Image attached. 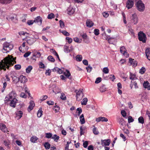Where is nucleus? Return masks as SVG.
I'll list each match as a JSON object with an SVG mask.
<instances>
[{
	"label": "nucleus",
	"mask_w": 150,
	"mask_h": 150,
	"mask_svg": "<svg viewBox=\"0 0 150 150\" xmlns=\"http://www.w3.org/2000/svg\"><path fill=\"white\" fill-rule=\"evenodd\" d=\"M42 21V18L40 16L37 17L34 21L35 23H38L39 25H41V24Z\"/></svg>",
	"instance_id": "nucleus-12"
},
{
	"label": "nucleus",
	"mask_w": 150,
	"mask_h": 150,
	"mask_svg": "<svg viewBox=\"0 0 150 150\" xmlns=\"http://www.w3.org/2000/svg\"><path fill=\"white\" fill-rule=\"evenodd\" d=\"M42 109L41 108H40L38 112L37 115L38 117H41L42 115L43 111Z\"/></svg>",
	"instance_id": "nucleus-26"
},
{
	"label": "nucleus",
	"mask_w": 150,
	"mask_h": 150,
	"mask_svg": "<svg viewBox=\"0 0 150 150\" xmlns=\"http://www.w3.org/2000/svg\"><path fill=\"white\" fill-rule=\"evenodd\" d=\"M15 74H15L14 73L13 75L11 76V77L12 78L13 81L14 83H16L19 81V78L17 77Z\"/></svg>",
	"instance_id": "nucleus-20"
},
{
	"label": "nucleus",
	"mask_w": 150,
	"mask_h": 150,
	"mask_svg": "<svg viewBox=\"0 0 150 150\" xmlns=\"http://www.w3.org/2000/svg\"><path fill=\"white\" fill-rule=\"evenodd\" d=\"M65 72H64V75L68 78L71 75L69 71L67 69H66Z\"/></svg>",
	"instance_id": "nucleus-31"
},
{
	"label": "nucleus",
	"mask_w": 150,
	"mask_h": 150,
	"mask_svg": "<svg viewBox=\"0 0 150 150\" xmlns=\"http://www.w3.org/2000/svg\"><path fill=\"white\" fill-rule=\"evenodd\" d=\"M88 101L87 98H84L81 102V104L82 105H86Z\"/></svg>",
	"instance_id": "nucleus-32"
},
{
	"label": "nucleus",
	"mask_w": 150,
	"mask_h": 150,
	"mask_svg": "<svg viewBox=\"0 0 150 150\" xmlns=\"http://www.w3.org/2000/svg\"><path fill=\"white\" fill-rule=\"evenodd\" d=\"M20 96L23 98H27L26 96L24 93H21L20 94Z\"/></svg>",
	"instance_id": "nucleus-58"
},
{
	"label": "nucleus",
	"mask_w": 150,
	"mask_h": 150,
	"mask_svg": "<svg viewBox=\"0 0 150 150\" xmlns=\"http://www.w3.org/2000/svg\"><path fill=\"white\" fill-rule=\"evenodd\" d=\"M66 39L67 40L68 42L69 43H71L72 41V40L71 38H70L69 37H66Z\"/></svg>",
	"instance_id": "nucleus-56"
},
{
	"label": "nucleus",
	"mask_w": 150,
	"mask_h": 150,
	"mask_svg": "<svg viewBox=\"0 0 150 150\" xmlns=\"http://www.w3.org/2000/svg\"><path fill=\"white\" fill-rule=\"evenodd\" d=\"M137 9L141 12L143 11L145 9L144 4L141 0H138L136 4Z\"/></svg>",
	"instance_id": "nucleus-2"
},
{
	"label": "nucleus",
	"mask_w": 150,
	"mask_h": 150,
	"mask_svg": "<svg viewBox=\"0 0 150 150\" xmlns=\"http://www.w3.org/2000/svg\"><path fill=\"white\" fill-rule=\"evenodd\" d=\"M103 72L105 74H108L109 72V69L108 67H105L103 68Z\"/></svg>",
	"instance_id": "nucleus-47"
},
{
	"label": "nucleus",
	"mask_w": 150,
	"mask_h": 150,
	"mask_svg": "<svg viewBox=\"0 0 150 150\" xmlns=\"http://www.w3.org/2000/svg\"><path fill=\"white\" fill-rule=\"evenodd\" d=\"M35 106V103L34 101L31 100L30 102V105L28 108V111H31Z\"/></svg>",
	"instance_id": "nucleus-13"
},
{
	"label": "nucleus",
	"mask_w": 150,
	"mask_h": 150,
	"mask_svg": "<svg viewBox=\"0 0 150 150\" xmlns=\"http://www.w3.org/2000/svg\"><path fill=\"white\" fill-rule=\"evenodd\" d=\"M102 80V79L101 77H98L96 78V80L95 81L96 83H98L101 82Z\"/></svg>",
	"instance_id": "nucleus-50"
},
{
	"label": "nucleus",
	"mask_w": 150,
	"mask_h": 150,
	"mask_svg": "<svg viewBox=\"0 0 150 150\" xmlns=\"http://www.w3.org/2000/svg\"><path fill=\"white\" fill-rule=\"evenodd\" d=\"M121 114H122V115L124 117H125L126 115V112L124 110H121Z\"/></svg>",
	"instance_id": "nucleus-59"
},
{
	"label": "nucleus",
	"mask_w": 150,
	"mask_h": 150,
	"mask_svg": "<svg viewBox=\"0 0 150 150\" xmlns=\"http://www.w3.org/2000/svg\"><path fill=\"white\" fill-rule=\"evenodd\" d=\"M120 51L121 53L124 54L126 52V50L125 47L122 46L120 48Z\"/></svg>",
	"instance_id": "nucleus-28"
},
{
	"label": "nucleus",
	"mask_w": 150,
	"mask_h": 150,
	"mask_svg": "<svg viewBox=\"0 0 150 150\" xmlns=\"http://www.w3.org/2000/svg\"><path fill=\"white\" fill-rule=\"evenodd\" d=\"M59 136L57 135L56 134H54L52 137V139H54V141L56 142H57L58 140L59 139Z\"/></svg>",
	"instance_id": "nucleus-30"
},
{
	"label": "nucleus",
	"mask_w": 150,
	"mask_h": 150,
	"mask_svg": "<svg viewBox=\"0 0 150 150\" xmlns=\"http://www.w3.org/2000/svg\"><path fill=\"white\" fill-rule=\"evenodd\" d=\"M102 14L103 16L105 18H107L109 16V14L108 13L105 12H103L102 13Z\"/></svg>",
	"instance_id": "nucleus-60"
},
{
	"label": "nucleus",
	"mask_w": 150,
	"mask_h": 150,
	"mask_svg": "<svg viewBox=\"0 0 150 150\" xmlns=\"http://www.w3.org/2000/svg\"><path fill=\"white\" fill-rule=\"evenodd\" d=\"M0 129L4 132L7 133L8 132L5 125L3 123H0Z\"/></svg>",
	"instance_id": "nucleus-9"
},
{
	"label": "nucleus",
	"mask_w": 150,
	"mask_h": 150,
	"mask_svg": "<svg viewBox=\"0 0 150 150\" xmlns=\"http://www.w3.org/2000/svg\"><path fill=\"white\" fill-rule=\"evenodd\" d=\"M100 91L101 92H103L106 91V88L105 85L103 84L100 88Z\"/></svg>",
	"instance_id": "nucleus-29"
},
{
	"label": "nucleus",
	"mask_w": 150,
	"mask_h": 150,
	"mask_svg": "<svg viewBox=\"0 0 150 150\" xmlns=\"http://www.w3.org/2000/svg\"><path fill=\"white\" fill-rule=\"evenodd\" d=\"M76 110H77V111L78 112V116H79L81 114V113L82 112V110L81 108H78Z\"/></svg>",
	"instance_id": "nucleus-49"
},
{
	"label": "nucleus",
	"mask_w": 150,
	"mask_h": 150,
	"mask_svg": "<svg viewBox=\"0 0 150 150\" xmlns=\"http://www.w3.org/2000/svg\"><path fill=\"white\" fill-rule=\"evenodd\" d=\"M3 49L6 51V52H9L13 47V45L7 42H5L3 45Z\"/></svg>",
	"instance_id": "nucleus-3"
},
{
	"label": "nucleus",
	"mask_w": 150,
	"mask_h": 150,
	"mask_svg": "<svg viewBox=\"0 0 150 150\" xmlns=\"http://www.w3.org/2000/svg\"><path fill=\"white\" fill-rule=\"evenodd\" d=\"M128 122L129 123H130L133 122L134 121V119L132 118L131 116H129L128 118Z\"/></svg>",
	"instance_id": "nucleus-48"
},
{
	"label": "nucleus",
	"mask_w": 150,
	"mask_h": 150,
	"mask_svg": "<svg viewBox=\"0 0 150 150\" xmlns=\"http://www.w3.org/2000/svg\"><path fill=\"white\" fill-rule=\"evenodd\" d=\"M12 0H0V3L2 4H7L10 3Z\"/></svg>",
	"instance_id": "nucleus-22"
},
{
	"label": "nucleus",
	"mask_w": 150,
	"mask_h": 150,
	"mask_svg": "<svg viewBox=\"0 0 150 150\" xmlns=\"http://www.w3.org/2000/svg\"><path fill=\"white\" fill-rule=\"evenodd\" d=\"M31 53V52L29 51L28 52L24 54L23 56L24 57H28Z\"/></svg>",
	"instance_id": "nucleus-55"
},
{
	"label": "nucleus",
	"mask_w": 150,
	"mask_h": 150,
	"mask_svg": "<svg viewBox=\"0 0 150 150\" xmlns=\"http://www.w3.org/2000/svg\"><path fill=\"white\" fill-rule=\"evenodd\" d=\"M35 41V40L33 38H29L27 39L26 42L29 45H31Z\"/></svg>",
	"instance_id": "nucleus-15"
},
{
	"label": "nucleus",
	"mask_w": 150,
	"mask_h": 150,
	"mask_svg": "<svg viewBox=\"0 0 150 150\" xmlns=\"http://www.w3.org/2000/svg\"><path fill=\"white\" fill-rule=\"evenodd\" d=\"M60 98L63 100H65L66 99L65 95L63 93H61V96H60Z\"/></svg>",
	"instance_id": "nucleus-51"
},
{
	"label": "nucleus",
	"mask_w": 150,
	"mask_h": 150,
	"mask_svg": "<svg viewBox=\"0 0 150 150\" xmlns=\"http://www.w3.org/2000/svg\"><path fill=\"white\" fill-rule=\"evenodd\" d=\"M138 38L139 41L145 43L146 42V35L142 31L139 32L138 34Z\"/></svg>",
	"instance_id": "nucleus-5"
},
{
	"label": "nucleus",
	"mask_w": 150,
	"mask_h": 150,
	"mask_svg": "<svg viewBox=\"0 0 150 150\" xmlns=\"http://www.w3.org/2000/svg\"><path fill=\"white\" fill-rule=\"evenodd\" d=\"M143 85L144 88H147L148 89V87L149 86V83L148 81H144Z\"/></svg>",
	"instance_id": "nucleus-38"
},
{
	"label": "nucleus",
	"mask_w": 150,
	"mask_h": 150,
	"mask_svg": "<svg viewBox=\"0 0 150 150\" xmlns=\"http://www.w3.org/2000/svg\"><path fill=\"white\" fill-rule=\"evenodd\" d=\"M55 17L54 15L52 13L49 14L47 16V18L49 19H52Z\"/></svg>",
	"instance_id": "nucleus-39"
},
{
	"label": "nucleus",
	"mask_w": 150,
	"mask_h": 150,
	"mask_svg": "<svg viewBox=\"0 0 150 150\" xmlns=\"http://www.w3.org/2000/svg\"><path fill=\"white\" fill-rule=\"evenodd\" d=\"M93 133L95 135H97L99 134V132L96 127H94L93 129Z\"/></svg>",
	"instance_id": "nucleus-46"
},
{
	"label": "nucleus",
	"mask_w": 150,
	"mask_h": 150,
	"mask_svg": "<svg viewBox=\"0 0 150 150\" xmlns=\"http://www.w3.org/2000/svg\"><path fill=\"white\" fill-rule=\"evenodd\" d=\"M38 139V138L36 136L32 137L30 139V141L32 142H35V141Z\"/></svg>",
	"instance_id": "nucleus-36"
},
{
	"label": "nucleus",
	"mask_w": 150,
	"mask_h": 150,
	"mask_svg": "<svg viewBox=\"0 0 150 150\" xmlns=\"http://www.w3.org/2000/svg\"><path fill=\"white\" fill-rule=\"evenodd\" d=\"M76 61L80 62L82 61V56L81 55H78L76 57Z\"/></svg>",
	"instance_id": "nucleus-27"
},
{
	"label": "nucleus",
	"mask_w": 150,
	"mask_h": 150,
	"mask_svg": "<svg viewBox=\"0 0 150 150\" xmlns=\"http://www.w3.org/2000/svg\"><path fill=\"white\" fill-rule=\"evenodd\" d=\"M16 57L14 58L13 57H11L9 55L4 58L0 62V70L3 69L5 71L6 70V68L8 69L10 66H13L14 62L15 63H16Z\"/></svg>",
	"instance_id": "nucleus-1"
},
{
	"label": "nucleus",
	"mask_w": 150,
	"mask_h": 150,
	"mask_svg": "<svg viewBox=\"0 0 150 150\" xmlns=\"http://www.w3.org/2000/svg\"><path fill=\"white\" fill-rule=\"evenodd\" d=\"M74 10L73 8H69L68 9V14L69 15L72 14L74 12Z\"/></svg>",
	"instance_id": "nucleus-24"
},
{
	"label": "nucleus",
	"mask_w": 150,
	"mask_h": 150,
	"mask_svg": "<svg viewBox=\"0 0 150 150\" xmlns=\"http://www.w3.org/2000/svg\"><path fill=\"white\" fill-rule=\"evenodd\" d=\"M146 71V69L144 67H142L140 69L139 72L141 74H143L145 73Z\"/></svg>",
	"instance_id": "nucleus-37"
},
{
	"label": "nucleus",
	"mask_w": 150,
	"mask_h": 150,
	"mask_svg": "<svg viewBox=\"0 0 150 150\" xmlns=\"http://www.w3.org/2000/svg\"><path fill=\"white\" fill-rule=\"evenodd\" d=\"M135 77V76L134 74H132L131 73H130V76L129 78L130 79L132 80H134Z\"/></svg>",
	"instance_id": "nucleus-53"
},
{
	"label": "nucleus",
	"mask_w": 150,
	"mask_h": 150,
	"mask_svg": "<svg viewBox=\"0 0 150 150\" xmlns=\"http://www.w3.org/2000/svg\"><path fill=\"white\" fill-rule=\"evenodd\" d=\"M94 33L96 35H98L99 34V30L98 29H95L94 30Z\"/></svg>",
	"instance_id": "nucleus-54"
},
{
	"label": "nucleus",
	"mask_w": 150,
	"mask_h": 150,
	"mask_svg": "<svg viewBox=\"0 0 150 150\" xmlns=\"http://www.w3.org/2000/svg\"><path fill=\"white\" fill-rule=\"evenodd\" d=\"M32 69V66L30 65L26 69V72L27 73H30Z\"/></svg>",
	"instance_id": "nucleus-33"
},
{
	"label": "nucleus",
	"mask_w": 150,
	"mask_h": 150,
	"mask_svg": "<svg viewBox=\"0 0 150 150\" xmlns=\"http://www.w3.org/2000/svg\"><path fill=\"white\" fill-rule=\"evenodd\" d=\"M59 23L60 27L62 28H63L65 26L64 23L61 20L59 21Z\"/></svg>",
	"instance_id": "nucleus-41"
},
{
	"label": "nucleus",
	"mask_w": 150,
	"mask_h": 150,
	"mask_svg": "<svg viewBox=\"0 0 150 150\" xmlns=\"http://www.w3.org/2000/svg\"><path fill=\"white\" fill-rule=\"evenodd\" d=\"M86 26L88 28H91L94 25V23L90 20L88 19L86 21Z\"/></svg>",
	"instance_id": "nucleus-16"
},
{
	"label": "nucleus",
	"mask_w": 150,
	"mask_h": 150,
	"mask_svg": "<svg viewBox=\"0 0 150 150\" xmlns=\"http://www.w3.org/2000/svg\"><path fill=\"white\" fill-rule=\"evenodd\" d=\"M27 81V79L26 77L24 76L23 75H21L19 77V81L21 83H24L26 82Z\"/></svg>",
	"instance_id": "nucleus-10"
},
{
	"label": "nucleus",
	"mask_w": 150,
	"mask_h": 150,
	"mask_svg": "<svg viewBox=\"0 0 150 150\" xmlns=\"http://www.w3.org/2000/svg\"><path fill=\"white\" fill-rule=\"evenodd\" d=\"M130 19L131 22L134 25L136 24L138 22V18L135 13L131 15Z\"/></svg>",
	"instance_id": "nucleus-6"
},
{
	"label": "nucleus",
	"mask_w": 150,
	"mask_h": 150,
	"mask_svg": "<svg viewBox=\"0 0 150 150\" xmlns=\"http://www.w3.org/2000/svg\"><path fill=\"white\" fill-rule=\"evenodd\" d=\"M129 61L131 64L133 66H136L137 65V62L134 59H133L132 58H130Z\"/></svg>",
	"instance_id": "nucleus-21"
},
{
	"label": "nucleus",
	"mask_w": 150,
	"mask_h": 150,
	"mask_svg": "<svg viewBox=\"0 0 150 150\" xmlns=\"http://www.w3.org/2000/svg\"><path fill=\"white\" fill-rule=\"evenodd\" d=\"M44 146L46 149H49L50 147V145L48 142H46L44 144Z\"/></svg>",
	"instance_id": "nucleus-45"
},
{
	"label": "nucleus",
	"mask_w": 150,
	"mask_h": 150,
	"mask_svg": "<svg viewBox=\"0 0 150 150\" xmlns=\"http://www.w3.org/2000/svg\"><path fill=\"white\" fill-rule=\"evenodd\" d=\"M5 100V103H6V101L10 100L11 101L10 103L11 106L14 108L16 107V103L18 102V100L15 98H13L12 99H9L8 97H6Z\"/></svg>",
	"instance_id": "nucleus-4"
},
{
	"label": "nucleus",
	"mask_w": 150,
	"mask_h": 150,
	"mask_svg": "<svg viewBox=\"0 0 150 150\" xmlns=\"http://www.w3.org/2000/svg\"><path fill=\"white\" fill-rule=\"evenodd\" d=\"M64 52L66 53H68L70 52V50L69 49L68 47L66 45L64 46Z\"/></svg>",
	"instance_id": "nucleus-35"
},
{
	"label": "nucleus",
	"mask_w": 150,
	"mask_h": 150,
	"mask_svg": "<svg viewBox=\"0 0 150 150\" xmlns=\"http://www.w3.org/2000/svg\"><path fill=\"white\" fill-rule=\"evenodd\" d=\"M58 70L57 72L58 74H62L64 72V70H63L62 69H61L59 68H58Z\"/></svg>",
	"instance_id": "nucleus-62"
},
{
	"label": "nucleus",
	"mask_w": 150,
	"mask_h": 150,
	"mask_svg": "<svg viewBox=\"0 0 150 150\" xmlns=\"http://www.w3.org/2000/svg\"><path fill=\"white\" fill-rule=\"evenodd\" d=\"M139 122L141 124H143L144 122V120L142 117H140L138 119Z\"/></svg>",
	"instance_id": "nucleus-34"
},
{
	"label": "nucleus",
	"mask_w": 150,
	"mask_h": 150,
	"mask_svg": "<svg viewBox=\"0 0 150 150\" xmlns=\"http://www.w3.org/2000/svg\"><path fill=\"white\" fill-rule=\"evenodd\" d=\"M134 0H128L126 4V7L128 9L131 8L134 5Z\"/></svg>",
	"instance_id": "nucleus-8"
},
{
	"label": "nucleus",
	"mask_w": 150,
	"mask_h": 150,
	"mask_svg": "<svg viewBox=\"0 0 150 150\" xmlns=\"http://www.w3.org/2000/svg\"><path fill=\"white\" fill-rule=\"evenodd\" d=\"M118 122L122 127H124L126 125V123L122 117L118 119Z\"/></svg>",
	"instance_id": "nucleus-11"
},
{
	"label": "nucleus",
	"mask_w": 150,
	"mask_h": 150,
	"mask_svg": "<svg viewBox=\"0 0 150 150\" xmlns=\"http://www.w3.org/2000/svg\"><path fill=\"white\" fill-rule=\"evenodd\" d=\"M47 98V96L46 95L43 96L41 98L40 100L41 101H44Z\"/></svg>",
	"instance_id": "nucleus-63"
},
{
	"label": "nucleus",
	"mask_w": 150,
	"mask_h": 150,
	"mask_svg": "<svg viewBox=\"0 0 150 150\" xmlns=\"http://www.w3.org/2000/svg\"><path fill=\"white\" fill-rule=\"evenodd\" d=\"M41 54L40 52H36L33 54V56L39 58L41 56Z\"/></svg>",
	"instance_id": "nucleus-25"
},
{
	"label": "nucleus",
	"mask_w": 150,
	"mask_h": 150,
	"mask_svg": "<svg viewBox=\"0 0 150 150\" xmlns=\"http://www.w3.org/2000/svg\"><path fill=\"white\" fill-rule=\"evenodd\" d=\"M59 31L62 33L63 34L65 35V36H69V34L65 30L62 31L61 30H59Z\"/></svg>",
	"instance_id": "nucleus-43"
},
{
	"label": "nucleus",
	"mask_w": 150,
	"mask_h": 150,
	"mask_svg": "<svg viewBox=\"0 0 150 150\" xmlns=\"http://www.w3.org/2000/svg\"><path fill=\"white\" fill-rule=\"evenodd\" d=\"M16 118L18 120L20 119L22 117L23 113L22 111H17L16 113Z\"/></svg>",
	"instance_id": "nucleus-14"
},
{
	"label": "nucleus",
	"mask_w": 150,
	"mask_h": 150,
	"mask_svg": "<svg viewBox=\"0 0 150 150\" xmlns=\"http://www.w3.org/2000/svg\"><path fill=\"white\" fill-rule=\"evenodd\" d=\"M74 40L75 42L78 43H81V42L79 41V38L77 37H76L74 38Z\"/></svg>",
	"instance_id": "nucleus-61"
},
{
	"label": "nucleus",
	"mask_w": 150,
	"mask_h": 150,
	"mask_svg": "<svg viewBox=\"0 0 150 150\" xmlns=\"http://www.w3.org/2000/svg\"><path fill=\"white\" fill-rule=\"evenodd\" d=\"M101 144L103 146H109L110 143V139L101 140Z\"/></svg>",
	"instance_id": "nucleus-7"
},
{
	"label": "nucleus",
	"mask_w": 150,
	"mask_h": 150,
	"mask_svg": "<svg viewBox=\"0 0 150 150\" xmlns=\"http://www.w3.org/2000/svg\"><path fill=\"white\" fill-rule=\"evenodd\" d=\"M76 100L78 101H80L81 99V98H79V96L80 95L81 93H83L81 91H76Z\"/></svg>",
	"instance_id": "nucleus-18"
},
{
	"label": "nucleus",
	"mask_w": 150,
	"mask_h": 150,
	"mask_svg": "<svg viewBox=\"0 0 150 150\" xmlns=\"http://www.w3.org/2000/svg\"><path fill=\"white\" fill-rule=\"evenodd\" d=\"M46 136L45 137L47 138H50L52 137V134L50 133H45Z\"/></svg>",
	"instance_id": "nucleus-44"
},
{
	"label": "nucleus",
	"mask_w": 150,
	"mask_h": 150,
	"mask_svg": "<svg viewBox=\"0 0 150 150\" xmlns=\"http://www.w3.org/2000/svg\"><path fill=\"white\" fill-rule=\"evenodd\" d=\"M16 96V94L14 91H12L9 94V99H12L15 98Z\"/></svg>",
	"instance_id": "nucleus-17"
},
{
	"label": "nucleus",
	"mask_w": 150,
	"mask_h": 150,
	"mask_svg": "<svg viewBox=\"0 0 150 150\" xmlns=\"http://www.w3.org/2000/svg\"><path fill=\"white\" fill-rule=\"evenodd\" d=\"M47 59L49 61H50L52 62H54L55 61L54 58L51 56H48Z\"/></svg>",
	"instance_id": "nucleus-42"
},
{
	"label": "nucleus",
	"mask_w": 150,
	"mask_h": 150,
	"mask_svg": "<svg viewBox=\"0 0 150 150\" xmlns=\"http://www.w3.org/2000/svg\"><path fill=\"white\" fill-rule=\"evenodd\" d=\"M80 121L81 123L83 124L85 123V120L84 117V115L82 114L80 117Z\"/></svg>",
	"instance_id": "nucleus-23"
},
{
	"label": "nucleus",
	"mask_w": 150,
	"mask_h": 150,
	"mask_svg": "<svg viewBox=\"0 0 150 150\" xmlns=\"http://www.w3.org/2000/svg\"><path fill=\"white\" fill-rule=\"evenodd\" d=\"M85 129L84 127H81L80 128V135L81 136L84 133V131Z\"/></svg>",
	"instance_id": "nucleus-40"
},
{
	"label": "nucleus",
	"mask_w": 150,
	"mask_h": 150,
	"mask_svg": "<svg viewBox=\"0 0 150 150\" xmlns=\"http://www.w3.org/2000/svg\"><path fill=\"white\" fill-rule=\"evenodd\" d=\"M88 143L87 141H85L83 144V146L84 148H86L88 145Z\"/></svg>",
	"instance_id": "nucleus-57"
},
{
	"label": "nucleus",
	"mask_w": 150,
	"mask_h": 150,
	"mask_svg": "<svg viewBox=\"0 0 150 150\" xmlns=\"http://www.w3.org/2000/svg\"><path fill=\"white\" fill-rule=\"evenodd\" d=\"M39 65L40 66V67L41 68L43 69L45 67L44 64L42 62L40 63Z\"/></svg>",
	"instance_id": "nucleus-64"
},
{
	"label": "nucleus",
	"mask_w": 150,
	"mask_h": 150,
	"mask_svg": "<svg viewBox=\"0 0 150 150\" xmlns=\"http://www.w3.org/2000/svg\"><path fill=\"white\" fill-rule=\"evenodd\" d=\"M14 67L16 70H19L21 69V65L20 64H16L14 66Z\"/></svg>",
	"instance_id": "nucleus-52"
},
{
	"label": "nucleus",
	"mask_w": 150,
	"mask_h": 150,
	"mask_svg": "<svg viewBox=\"0 0 150 150\" xmlns=\"http://www.w3.org/2000/svg\"><path fill=\"white\" fill-rule=\"evenodd\" d=\"M145 53L147 58L150 61V48H148L146 49Z\"/></svg>",
	"instance_id": "nucleus-19"
}]
</instances>
